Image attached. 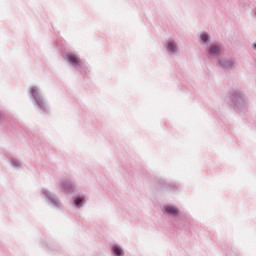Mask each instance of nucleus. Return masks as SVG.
<instances>
[{"label":"nucleus","mask_w":256,"mask_h":256,"mask_svg":"<svg viewBox=\"0 0 256 256\" xmlns=\"http://www.w3.org/2000/svg\"><path fill=\"white\" fill-rule=\"evenodd\" d=\"M68 61L69 63H71V65H79L81 63V60L79 59V57L73 54L68 55Z\"/></svg>","instance_id":"nucleus-2"},{"label":"nucleus","mask_w":256,"mask_h":256,"mask_svg":"<svg viewBox=\"0 0 256 256\" xmlns=\"http://www.w3.org/2000/svg\"><path fill=\"white\" fill-rule=\"evenodd\" d=\"M168 49H169V51L175 52V49H177V45L174 44V42H169Z\"/></svg>","instance_id":"nucleus-5"},{"label":"nucleus","mask_w":256,"mask_h":256,"mask_svg":"<svg viewBox=\"0 0 256 256\" xmlns=\"http://www.w3.org/2000/svg\"><path fill=\"white\" fill-rule=\"evenodd\" d=\"M165 211L168 213V215H173V217H177V215H179V209L173 206H166Z\"/></svg>","instance_id":"nucleus-1"},{"label":"nucleus","mask_w":256,"mask_h":256,"mask_svg":"<svg viewBox=\"0 0 256 256\" xmlns=\"http://www.w3.org/2000/svg\"><path fill=\"white\" fill-rule=\"evenodd\" d=\"M201 39H202V41H207V34H202L201 35Z\"/></svg>","instance_id":"nucleus-7"},{"label":"nucleus","mask_w":256,"mask_h":256,"mask_svg":"<svg viewBox=\"0 0 256 256\" xmlns=\"http://www.w3.org/2000/svg\"><path fill=\"white\" fill-rule=\"evenodd\" d=\"M254 49H256V44L254 45Z\"/></svg>","instance_id":"nucleus-8"},{"label":"nucleus","mask_w":256,"mask_h":256,"mask_svg":"<svg viewBox=\"0 0 256 256\" xmlns=\"http://www.w3.org/2000/svg\"><path fill=\"white\" fill-rule=\"evenodd\" d=\"M210 53H212L213 55L219 54V47L216 46V45H212V46L210 47Z\"/></svg>","instance_id":"nucleus-4"},{"label":"nucleus","mask_w":256,"mask_h":256,"mask_svg":"<svg viewBox=\"0 0 256 256\" xmlns=\"http://www.w3.org/2000/svg\"><path fill=\"white\" fill-rule=\"evenodd\" d=\"M81 201H83V198H77L75 200V205H81Z\"/></svg>","instance_id":"nucleus-6"},{"label":"nucleus","mask_w":256,"mask_h":256,"mask_svg":"<svg viewBox=\"0 0 256 256\" xmlns=\"http://www.w3.org/2000/svg\"><path fill=\"white\" fill-rule=\"evenodd\" d=\"M113 251L115 255L122 256L123 255V250L119 246H113Z\"/></svg>","instance_id":"nucleus-3"}]
</instances>
